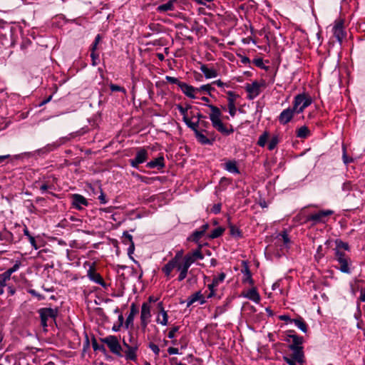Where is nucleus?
<instances>
[{"label": "nucleus", "mask_w": 365, "mask_h": 365, "mask_svg": "<svg viewBox=\"0 0 365 365\" xmlns=\"http://www.w3.org/2000/svg\"><path fill=\"white\" fill-rule=\"evenodd\" d=\"M289 336L292 339V343L288 346L292 354L284 355L282 356L283 360L288 365H304L305 363V356L302 346L304 338L296 334H289Z\"/></svg>", "instance_id": "1"}, {"label": "nucleus", "mask_w": 365, "mask_h": 365, "mask_svg": "<svg viewBox=\"0 0 365 365\" xmlns=\"http://www.w3.org/2000/svg\"><path fill=\"white\" fill-rule=\"evenodd\" d=\"M205 106L208 107L210 110V113H209V118L212 123V125L213 126L214 128H215L217 131L225 135H229L234 132L232 125H230V128H228L223 123L221 119L222 112L220 110V108L212 104H205Z\"/></svg>", "instance_id": "2"}, {"label": "nucleus", "mask_w": 365, "mask_h": 365, "mask_svg": "<svg viewBox=\"0 0 365 365\" xmlns=\"http://www.w3.org/2000/svg\"><path fill=\"white\" fill-rule=\"evenodd\" d=\"M335 259L339 264V270L346 274L351 273V259L344 252L335 249Z\"/></svg>", "instance_id": "3"}, {"label": "nucleus", "mask_w": 365, "mask_h": 365, "mask_svg": "<svg viewBox=\"0 0 365 365\" xmlns=\"http://www.w3.org/2000/svg\"><path fill=\"white\" fill-rule=\"evenodd\" d=\"M312 103L311 97L304 93L298 94L294 97L292 108L296 113H301Z\"/></svg>", "instance_id": "4"}, {"label": "nucleus", "mask_w": 365, "mask_h": 365, "mask_svg": "<svg viewBox=\"0 0 365 365\" xmlns=\"http://www.w3.org/2000/svg\"><path fill=\"white\" fill-rule=\"evenodd\" d=\"M103 344H106L109 348L110 351L118 357H123V355L121 353L122 346L115 336L109 335L105 338L101 339Z\"/></svg>", "instance_id": "5"}, {"label": "nucleus", "mask_w": 365, "mask_h": 365, "mask_svg": "<svg viewBox=\"0 0 365 365\" xmlns=\"http://www.w3.org/2000/svg\"><path fill=\"white\" fill-rule=\"evenodd\" d=\"M183 257V251H178L175 256L162 267V271L167 278L172 277L171 274L175 266L178 265V262H182Z\"/></svg>", "instance_id": "6"}, {"label": "nucleus", "mask_w": 365, "mask_h": 365, "mask_svg": "<svg viewBox=\"0 0 365 365\" xmlns=\"http://www.w3.org/2000/svg\"><path fill=\"white\" fill-rule=\"evenodd\" d=\"M334 213V211L331 210H319L317 212L309 215L307 217V221L312 222L314 225L318 223H325L327 221V217L331 215Z\"/></svg>", "instance_id": "7"}, {"label": "nucleus", "mask_w": 365, "mask_h": 365, "mask_svg": "<svg viewBox=\"0 0 365 365\" xmlns=\"http://www.w3.org/2000/svg\"><path fill=\"white\" fill-rule=\"evenodd\" d=\"M331 30L337 42L341 44L342 39L346 36V32L344 29V20L341 19H336Z\"/></svg>", "instance_id": "8"}, {"label": "nucleus", "mask_w": 365, "mask_h": 365, "mask_svg": "<svg viewBox=\"0 0 365 365\" xmlns=\"http://www.w3.org/2000/svg\"><path fill=\"white\" fill-rule=\"evenodd\" d=\"M40 318H41V324L42 327H47V321L48 319H54L58 314L57 309L52 308H42L38 311Z\"/></svg>", "instance_id": "9"}, {"label": "nucleus", "mask_w": 365, "mask_h": 365, "mask_svg": "<svg viewBox=\"0 0 365 365\" xmlns=\"http://www.w3.org/2000/svg\"><path fill=\"white\" fill-rule=\"evenodd\" d=\"M148 151L145 148H140L133 159L130 160V164L133 168H138V165L145 163L148 159Z\"/></svg>", "instance_id": "10"}, {"label": "nucleus", "mask_w": 365, "mask_h": 365, "mask_svg": "<svg viewBox=\"0 0 365 365\" xmlns=\"http://www.w3.org/2000/svg\"><path fill=\"white\" fill-rule=\"evenodd\" d=\"M139 345L138 340H134L133 344L128 346V349H126L123 355L126 360L132 361H135L137 360V351L138 350Z\"/></svg>", "instance_id": "11"}, {"label": "nucleus", "mask_w": 365, "mask_h": 365, "mask_svg": "<svg viewBox=\"0 0 365 365\" xmlns=\"http://www.w3.org/2000/svg\"><path fill=\"white\" fill-rule=\"evenodd\" d=\"M240 297L248 299L255 304H259L261 301V297L255 287H252L246 291H243L241 293Z\"/></svg>", "instance_id": "12"}, {"label": "nucleus", "mask_w": 365, "mask_h": 365, "mask_svg": "<svg viewBox=\"0 0 365 365\" xmlns=\"http://www.w3.org/2000/svg\"><path fill=\"white\" fill-rule=\"evenodd\" d=\"M89 264V268L87 270V277L89 279L99 285L104 287L106 285L102 277L95 269L94 264Z\"/></svg>", "instance_id": "13"}, {"label": "nucleus", "mask_w": 365, "mask_h": 365, "mask_svg": "<svg viewBox=\"0 0 365 365\" xmlns=\"http://www.w3.org/2000/svg\"><path fill=\"white\" fill-rule=\"evenodd\" d=\"M225 274L223 272L213 277L212 282L207 286L210 290V294L207 295V298H212L215 295L216 287L225 280Z\"/></svg>", "instance_id": "14"}, {"label": "nucleus", "mask_w": 365, "mask_h": 365, "mask_svg": "<svg viewBox=\"0 0 365 365\" xmlns=\"http://www.w3.org/2000/svg\"><path fill=\"white\" fill-rule=\"evenodd\" d=\"M245 89L248 93L247 98L250 100L255 98L260 93V85L257 81H254L252 83H247L245 86Z\"/></svg>", "instance_id": "15"}, {"label": "nucleus", "mask_w": 365, "mask_h": 365, "mask_svg": "<svg viewBox=\"0 0 365 365\" xmlns=\"http://www.w3.org/2000/svg\"><path fill=\"white\" fill-rule=\"evenodd\" d=\"M71 199L73 207L78 210H82L83 207H86L88 205L86 198L80 194H73Z\"/></svg>", "instance_id": "16"}, {"label": "nucleus", "mask_w": 365, "mask_h": 365, "mask_svg": "<svg viewBox=\"0 0 365 365\" xmlns=\"http://www.w3.org/2000/svg\"><path fill=\"white\" fill-rule=\"evenodd\" d=\"M179 88H180L182 92L190 98H196V94L197 93V88H195L184 82L179 83Z\"/></svg>", "instance_id": "17"}, {"label": "nucleus", "mask_w": 365, "mask_h": 365, "mask_svg": "<svg viewBox=\"0 0 365 365\" xmlns=\"http://www.w3.org/2000/svg\"><path fill=\"white\" fill-rule=\"evenodd\" d=\"M295 113L294 109L291 108L283 110L278 117L279 122L282 125L287 124L291 121Z\"/></svg>", "instance_id": "18"}, {"label": "nucleus", "mask_w": 365, "mask_h": 365, "mask_svg": "<svg viewBox=\"0 0 365 365\" xmlns=\"http://www.w3.org/2000/svg\"><path fill=\"white\" fill-rule=\"evenodd\" d=\"M196 302H198L201 305L206 302L205 298L200 291L195 292L187 298V307H189Z\"/></svg>", "instance_id": "19"}, {"label": "nucleus", "mask_w": 365, "mask_h": 365, "mask_svg": "<svg viewBox=\"0 0 365 365\" xmlns=\"http://www.w3.org/2000/svg\"><path fill=\"white\" fill-rule=\"evenodd\" d=\"M175 269H177L178 272H179L178 277L179 282L184 280L187 277L189 267L182 260L178 262V265L175 266Z\"/></svg>", "instance_id": "20"}, {"label": "nucleus", "mask_w": 365, "mask_h": 365, "mask_svg": "<svg viewBox=\"0 0 365 365\" xmlns=\"http://www.w3.org/2000/svg\"><path fill=\"white\" fill-rule=\"evenodd\" d=\"M200 71L204 74L206 78H213L217 76L218 73L214 68H209L205 64H201Z\"/></svg>", "instance_id": "21"}, {"label": "nucleus", "mask_w": 365, "mask_h": 365, "mask_svg": "<svg viewBox=\"0 0 365 365\" xmlns=\"http://www.w3.org/2000/svg\"><path fill=\"white\" fill-rule=\"evenodd\" d=\"M149 168L163 169L165 167V160L163 156H159L153 160H150L146 165Z\"/></svg>", "instance_id": "22"}, {"label": "nucleus", "mask_w": 365, "mask_h": 365, "mask_svg": "<svg viewBox=\"0 0 365 365\" xmlns=\"http://www.w3.org/2000/svg\"><path fill=\"white\" fill-rule=\"evenodd\" d=\"M224 169L232 174H239L240 170L235 160H228L224 164Z\"/></svg>", "instance_id": "23"}, {"label": "nucleus", "mask_w": 365, "mask_h": 365, "mask_svg": "<svg viewBox=\"0 0 365 365\" xmlns=\"http://www.w3.org/2000/svg\"><path fill=\"white\" fill-rule=\"evenodd\" d=\"M242 273L243 274V277L242 279V283L253 286L254 280L252 277L251 272L247 266L245 267V268L242 269Z\"/></svg>", "instance_id": "24"}, {"label": "nucleus", "mask_w": 365, "mask_h": 365, "mask_svg": "<svg viewBox=\"0 0 365 365\" xmlns=\"http://www.w3.org/2000/svg\"><path fill=\"white\" fill-rule=\"evenodd\" d=\"M156 322L162 326H167L168 324V314L165 309H162L156 316Z\"/></svg>", "instance_id": "25"}, {"label": "nucleus", "mask_w": 365, "mask_h": 365, "mask_svg": "<svg viewBox=\"0 0 365 365\" xmlns=\"http://www.w3.org/2000/svg\"><path fill=\"white\" fill-rule=\"evenodd\" d=\"M140 318H151V307L148 302L143 303L141 306Z\"/></svg>", "instance_id": "26"}, {"label": "nucleus", "mask_w": 365, "mask_h": 365, "mask_svg": "<svg viewBox=\"0 0 365 365\" xmlns=\"http://www.w3.org/2000/svg\"><path fill=\"white\" fill-rule=\"evenodd\" d=\"M175 2V0H169L166 3L159 5L157 8V11L159 12L173 11L175 9V7H174Z\"/></svg>", "instance_id": "27"}, {"label": "nucleus", "mask_w": 365, "mask_h": 365, "mask_svg": "<svg viewBox=\"0 0 365 365\" xmlns=\"http://www.w3.org/2000/svg\"><path fill=\"white\" fill-rule=\"evenodd\" d=\"M176 106L177 109L182 115L183 122L185 123L190 118L188 110L192 108V106L190 105H187L186 107H183L181 105H177Z\"/></svg>", "instance_id": "28"}, {"label": "nucleus", "mask_w": 365, "mask_h": 365, "mask_svg": "<svg viewBox=\"0 0 365 365\" xmlns=\"http://www.w3.org/2000/svg\"><path fill=\"white\" fill-rule=\"evenodd\" d=\"M195 135L201 144L202 145H212V140L207 138L202 132L200 130H195Z\"/></svg>", "instance_id": "29"}, {"label": "nucleus", "mask_w": 365, "mask_h": 365, "mask_svg": "<svg viewBox=\"0 0 365 365\" xmlns=\"http://www.w3.org/2000/svg\"><path fill=\"white\" fill-rule=\"evenodd\" d=\"M310 133L309 129L306 125L300 127L296 131V135L299 138H307L310 135Z\"/></svg>", "instance_id": "30"}, {"label": "nucleus", "mask_w": 365, "mask_h": 365, "mask_svg": "<svg viewBox=\"0 0 365 365\" xmlns=\"http://www.w3.org/2000/svg\"><path fill=\"white\" fill-rule=\"evenodd\" d=\"M186 124V125L190 128L191 130H192L194 131V133H195V130H198V127L200 124V121L198 120H192L190 118H189L187 120V121H186L185 123ZM201 124H204V125H206L207 124V123L206 122H201Z\"/></svg>", "instance_id": "31"}, {"label": "nucleus", "mask_w": 365, "mask_h": 365, "mask_svg": "<svg viewBox=\"0 0 365 365\" xmlns=\"http://www.w3.org/2000/svg\"><path fill=\"white\" fill-rule=\"evenodd\" d=\"M97 48L98 47H92L91 53V64L93 66H97L100 63V55L97 51Z\"/></svg>", "instance_id": "32"}, {"label": "nucleus", "mask_w": 365, "mask_h": 365, "mask_svg": "<svg viewBox=\"0 0 365 365\" xmlns=\"http://www.w3.org/2000/svg\"><path fill=\"white\" fill-rule=\"evenodd\" d=\"M65 138H61L58 141L54 142L51 144H48L46 146H45L42 150H45V152H51L55 149H56L59 145L63 144L64 143Z\"/></svg>", "instance_id": "33"}, {"label": "nucleus", "mask_w": 365, "mask_h": 365, "mask_svg": "<svg viewBox=\"0 0 365 365\" xmlns=\"http://www.w3.org/2000/svg\"><path fill=\"white\" fill-rule=\"evenodd\" d=\"M65 138H61L58 141L54 142L51 144H48L46 146H45L42 150H45V152H51L55 149H56L59 145L63 144L64 143Z\"/></svg>", "instance_id": "34"}, {"label": "nucleus", "mask_w": 365, "mask_h": 365, "mask_svg": "<svg viewBox=\"0 0 365 365\" xmlns=\"http://www.w3.org/2000/svg\"><path fill=\"white\" fill-rule=\"evenodd\" d=\"M138 312V310L136 308L135 304H132L130 305V314H128V316L126 319V322H125L127 325L130 323H133L134 317Z\"/></svg>", "instance_id": "35"}, {"label": "nucleus", "mask_w": 365, "mask_h": 365, "mask_svg": "<svg viewBox=\"0 0 365 365\" xmlns=\"http://www.w3.org/2000/svg\"><path fill=\"white\" fill-rule=\"evenodd\" d=\"M203 235L204 234L200 230H195L192 235L187 237V240L198 243Z\"/></svg>", "instance_id": "36"}, {"label": "nucleus", "mask_w": 365, "mask_h": 365, "mask_svg": "<svg viewBox=\"0 0 365 365\" xmlns=\"http://www.w3.org/2000/svg\"><path fill=\"white\" fill-rule=\"evenodd\" d=\"M293 323L297 328H299L302 332L306 333L307 331V327L305 322L302 319H293Z\"/></svg>", "instance_id": "37"}, {"label": "nucleus", "mask_w": 365, "mask_h": 365, "mask_svg": "<svg viewBox=\"0 0 365 365\" xmlns=\"http://www.w3.org/2000/svg\"><path fill=\"white\" fill-rule=\"evenodd\" d=\"M279 143V138L277 135H273L268 142V149L274 150Z\"/></svg>", "instance_id": "38"}, {"label": "nucleus", "mask_w": 365, "mask_h": 365, "mask_svg": "<svg viewBox=\"0 0 365 365\" xmlns=\"http://www.w3.org/2000/svg\"><path fill=\"white\" fill-rule=\"evenodd\" d=\"M201 247H202V245H199L198 248L197 250H195L191 252H189L195 261L201 260L204 258V255L201 252Z\"/></svg>", "instance_id": "39"}, {"label": "nucleus", "mask_w": 365, "mask_h": 365, "mask_svg": "<svg viewBox=\"0 0 365 365\" xmlns=\"http://www.w3.org/2000/svg\"><path fill=\"white\" fill-rule=\"evenodd\" d=\"M11 279V277L6 273L3 272L0 274V287H5L7 286V282Z\"/></svg>", "instance_id": "40"}, {"label": "nucleus", "mask_w": 365, "mask_h": 365, "mask_svg": "<svg viewBox=\"0 0 365 365\" xmlns=\"http://www.w3.org/2000/svg\"><path fill=\"white\" fill-rule=\"evenodd\" d=\"M21 265V262L19 260L16 261V262L13 265V267L9 268L4 272L6 273L8 275H9L11 277L13 273H14L15 272L19 270V269L20 268Z\"/></svg>", "instance_id": "41"}, {"label": "nucleus", "mask_w": 365, "mask_h": 365, "mask_svg": "<svg viewBox=\"0 0 365 365\" xmlns=\"http://www.w3.org/2000/svg\"><path fill=\"white\" fill-rule=\"evenodd\" d=\"M269 134L267 132H264L263 134H262L258 139L257 144L260 147H264L267 139H268Z\"/></svg>", "instance_id": "42"}, {"label": "nucleus", "mask_w": 365, "mask_h": 365, "mask_svg": "<svg viewBox=\"0 0 365 365\" xmlns=\"http://www.w3.org/2000/svg\"><path fill=\"white\" fill-rule=\"evenodd\" d=\"M224 229H222V227L215 228L211 232L210 237L211 239L217 238L222 235Z\"/></svg>", "instance_id": "43"}, {"label": "nucleus", "mask_w": 365, "mask_h": 365, "mask_svg": "<svg viewBox=\"0 0 365 365\" xmlns=\"http://www.w3.org/2000/svg\"><path fill=\"white\" fill-rule=\"evenodd\" d=\"M182 261L187 264V266L190 268V266L195 262V260L193 259V257L191 256L190 253L186 254Z\"/></svg>", "instance_id": "44"}, {"label": "nucleus", "mask_w": 365, "mask_h": 365, "mask_svg": "<svg viewBox=\"0 0 365 365\" xmlns=\"http://www.w3.org/2000/svg\"><path fill=\"white\" fill-rule=\"evenodd\" d=\"M230 235L233 237H240L242 236L240 229L235 226H233V225L230 226Z\"/></svg>", "instance_id": "45"}, {"label": "nucleus", "mask_w": 365, "mask_h": 365, "mask_svg": "<svg viewBox=\"0 0 365 365\" xmlns=\"http://www.w3.org/2000/svg\"><path fill=\"white\" fill-rule=\"evenodd\" d=\"M336 249H338L339 250H341V249H343L346 251L349 250V246L348 243L342 242L341 240H336Z\"/></svg>", "instance_id": "46"}, {"label": "nucleus", "mask_w": 365, "mask_h": 365, "mask_svg": "<svg viewBox=\"0 0 365 365\" xmlns=\"http://www.w3.org/2000/svg\"><path fill=\"white\" fill-rule=\"evenodd\" d=\"M227 109L230 115L232 117H234L236 115L237 108L235 106V103H232V101H230V103H227Z\"/></svg>", "instance_id": "47"}, {"label": "nucleus", "mask_w": 365, "mask_h": 365, "mask_svg": "<svg viewBox=\"0 0 365 365\" xmlns=\"http://www.w3.org/2000/svg\"><path fill=\"white\" fill-rule=\"evenodd\" d=\"M123 237H124V240H123L124 244L126 245V244L133 242L132 235H130L127 231L123 232Z\"/></svg>", "instance_id": "48"}, {"label": "nucleus", "mask_w": 365, "mask_h": 365, "mask_svg": "<svg viewBox=\"0 0 365 365\" xmlns=\"http://www.w3.org/2000/svg\"><path fill=\"white\" fill-rule=\"evenodd\" d=\"M197 93H199L200 91H205V92L210 93L211 92V91L213 90V88H212V86L210 84H206V85H202L199 88H197Z\"/></svg>", "instance_id": "49"}, {"label": "nucleus", "mask_w": 365, "mask_h": 365, "mask_svg": "<svg viewBox=\"0 0 365 365\" xmlns=\"http://www.w3.org/2000/svg\"><path fill=\"white\" fill-rule=\"evenodd\" d=\"M343 162L345 165H348L350 163H352L354 161L353 158H349L346 155V148L343 147V155H342Z\"/></svg>", "instance_id": "50"}, {"label": "nucleus", "mask_w": 365, "mask_h": 365, "mask_svg": "<svg viewBox=\"0 0 365 365\" xmlns=\"http://www.w3.org/2000/svg\"><path fill=\"white\" fill-rule=\"evenodd\" d=\"M227 102L228 103H230V101H232V103H235L236 98L238 97L237 95H236L233 91H229L227 93Z\"/></svg>", "instance_id": "51"}, {"label": "nucleus", "mask_w": 365, "mask_h": 365, "mask_svg": "<svg viewBox=\"0 0 365 365\" xmlns=\"http://www.w3.org/2000/svg\"><path fill=\"white\" fill-rule=\"evenodd\" d=\"M180 327L178 326H175L173 327L168 334V337L169 339H174L175 336V333L178 331Z\"/></svg>", "instance_id": "52"}, {"label": "nucleus", "mask_w": 365, "mask_h": 365, "mask_svg": "<svg viewBox=\"0 0 365 365\" xmlns=\"http://www.w3.org/2000/svg\"><path fill=\"white\" fill-rule=\"evenodd\" d=\"M110 89L113 91V92H116V91H120V92H123V93H125V89L123 87H120L118 85H115V84H110Z\"/></svg>", "instance_id": "53"}, {"label": "nucleus", "mask_w": 365, "mask_h": 365, "mask_svg": "<svg viewBox=\"0 0 365 365\" xmlns=\"http://www.w3.org/2000/svg\"><path fill=\"white\" fill-rule=\"evenodd\" d=\"M149 348L153 351V353L155 354V355H159V353H160V349L158 347V346L155 344H153V343H150L149 344Z\"/></svg>", "instance_id": "54"}, {"label": "nucleus", "mask_w": 365, "mask_h": 365, "mask_svg": "<svg viewBox=\"0 0 365 365\" xmlns=\"http://www.w3.org/2000/svg\"><path fill=\"white\" fill-rule=\"evenodd\" d=\"M28 292H29V294H31L32 296H34V297H37L38 300H42V299H44V297H43L42 294H38V293L36 290H34V289H29V290L28 291Z\"/></svg>", "instance_id": "55"}, {"label": "nucleus", "mask_w": 365, "mask_h": 365, "mask_svg": "<svg viewBox=\"0 0 365 365\" xmlns=\"http://www.w3.org/2000/svg\"><path fill=\"white\" fill-rule=\"evenodd\" d=\"M254 64L259 68H264L263 60L261 58H257L253 60Z\"/></svg>", "instance_id": "56"}, {"label": "nucleus", "mask_w": 365, "mask_h": 365, "mask_svg": "<svg viewBox=\"0 0 365 365\" xmlns=\"http://www.w3.org/2000/svg\"><path fill=\"white\" fill-rule=\"evenodd\" d=\"M150 319L140 318V326L143 330H145L147 328L150 322Z\"/></svg>", "instance_id": "57"}, {"label": "nucleus", "mask_w": 365, "mask_h": 365, "mask_svg": "<svg viewBox=\"0 0 365 365\" xmlns=\"http://www.w3.org/2000/svg\"><path fill=\"white\" fill-rule=\"evenodd\" d=\"M165 78L168 81V82L177 84L178 86H179V83H181L180 81H179V80L177 78H175V77L167 76L165 77Z\"/></svg>", "instance_id": "58"}, {"label": "nucleus", "mask_w": 365, "mask_h": 365, "mask_svg": "<svg viewBox=\"0 0 365 365\" xmlns=\"http://www.w3.org/2000/svg\"><path fill=\"white\" fill-rule=\"evenodd\" d=\"M92 346H93V349L95 351H97V350H101L103 351H106L105 347L102 345L100 346L96 341L92 343Z\"/></svg>", "instance_id": "59"}, {"label": "nucleus", "mask_w": 365, "mask_h": 365, "mask_svg": "<svg viewBox=\"0 0 365 365\" xmlns=\"http://www.w3.org/2000/svg\"><path fill=\"white\" fill-rule=\"evenodd\" d=\"M98 200H100V202L101 204H106L108 202L106 195H104V193L101 189V195L98 196Z\"/></svg>", "instance_id": "60"}, {"label": "nucleus", "mask_w": 365, "mask_h": 365, "mask_svg": "<svg viewBox=\"0 0 365 365\" xmlns=\"http://www.w3.org/2000/svg\"><path fill=\"white\" fill-rule=\"evenodd\" d=\"M281 236L282 237L284 244L285 245H287L290 242L288 234L286 232H283Z\"/></svg>", "instance_id": "61"}, {"label": "nucleus", "mask_w": 365, "mask_h": 365, "mask_svg": "<svg viewBox=\"0 0 365 365\" xmlns=\"http://www.w3.org/2000/svg\"><path fill=\"white\" fill-rule=\"evenodd\" d=\"M51 186H48L46 183H43L40 185L39 190L41 194L45 193L48 189L51 188Z\"/></svg>", "instance_id": "62"}, {"label": "nucleus", "mask_w": 365, "mask_h": 365, "mask_svg": "<svg viewBox=\"0 0 365 365\" xmlns=\"http://www.w3.org/2000/svg\"><path fill=\"white\" fill-rule=\"evenodd\" d=\"M279 319L282 321H284V322H290V323H293V319H292L288 315H280L279 317Z\"/></svg>", "instance_id": "63"}, {"label": "nucleus", "mask_w": 365, "mask_h": 365, "mask_svg": "<svg viewBox=\"0 0 365 365\" xmlns=\"http://www.w3.org/2000/svg\"><path fill=\"white\" fill-rule=\"evenodd\" d=\"M221 210V205L220 204H215L212 208V212L215 214H217Z\"/></svg>", "instance_id": "64"}]
</instances>
